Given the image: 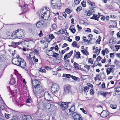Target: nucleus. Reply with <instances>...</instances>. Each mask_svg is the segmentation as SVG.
<instances>
[{
    "mask_svg": "<svg viewBox=\"0 0 120 120\" xmlns=\"http://www.w3.org/2000/svg\"><path fill=\"white\" fill-rule=\"evenodd\" d=\"M79 64L75 62L74 63V66L75 68L79 69L78 68Z\"/></svg>",
    "mask_w": 120,
    "mask_h": 120,
    "instance_id": "e433bc0d",
    "label": "nucleus"
},
{
    "mask_svg": "<svg viewBox=\"0 0 120 120\" xmlns=\"http://www.w3.org/2000/svg\"><path fill=\"white\" fill-rule=\"evenodd\" d=\"M94 40V39H92L91 38H90V40H86V41H85V42H87L88 44L90 43V42L91 41V40Z\"/></svg>",
    "mask_w": 120,
    "mask_h": 120,
    "instance_id": "13d9d810",
    "label": "nucleus"
},
{
    "mask_svg": "<svg viewBox=\"0 0 120 120\" xmlns=\"http://www.w3.org/2000/svg\"><path fill=\"white\" fill-rule=\"evenodd\" d=\"M31 83L33 91L35 95L43 91V88L40 85V82L36 79L31 80Z\"/></svg>",
    "mask_w": 120,
    "mask_h": 120,
    "instance_id": "f257e3e1",
    "label": "nucleus"
},
{
    "mask_svg": "<svg viewBox=\"0 0 120 120\" xmlns=\"http://www.w3.org/2000/svg\"><path fill=\"white\" fill-rule=\"evenodd\" d=\"M50 13V11L49 10H47L46 11L44 15H42V16L41 17V18L44 19L45 20H48L49 17V14Z\"/></svg>",
    "mask_w": 120,
    "mask_h": 120,
    "instance_id": "0eeeda50",
    "label": "nucleus"
},
{
    "mask_svg": "<svg viewBox=\"0 0 120 120\" xmlns=\"http://www.w3.org/2000/svg\"><path fill=\"white\" fill-rule=\"evenodd\" d=\"M64 68L67 70H70L71 68V67L69 65L65 64Z\"/></svg>",
    "mask_w": 120,
    "mask_h": 120,
    "instance_id": "412c9836",
    "label": "nucleus"
},
{
    "mask_svg": "<svg viewBox=\"0 0 120 120\" xmlns=\"http://www.w3.org/2000/svg\"><path fill=\"white\" fill-rule=\"evenodd\" d=\"M24 31L22 29L15 31L11 35V37L12 39H22L25 36V33Z\"/></svg>",
    "mask_w": 120,
    "mask_h": 120,
    "instance_id": "f03ea898",
    "label": "nucleus"
},
{
    "mask_svg": "<svg viewBox=\"0 0 120 120\" xmlns=\"http://www.w3.org/2000/svg\"><path fill=\"white\" fill-rule=\"evenodd\" d=\"M54 7L58 9H59L60 8V7L58 6V5L56 4H55V5H54Z\"/></svg>",
    "mask_w": 120,
    "mask_h": 120,
    "instance_id": "052dcab7",
    "label": "nucleus"
},
{
    "mask_svg": "<svg viewBox=\"0 0 120 120\" xmlns=\"http://www.w3.org/2000/svg\"><path fill=\"white\" fill-rule=\"evenodd\" d=\"M94 7L91 8H90L87 11H85V12L86 13V14L88 16H90L92 14V13L94 11Z\"/></svg>",
    "mask_w": 120,
    "mask_h": 120,
    "instance_id": "f8f14e48",
    "label": "nucleus"
},
{
    "mask_svg": "<svg viewBox=\"0 0 120 120\" xmlns=\"http://www.w3.org/2000/svg\"><path fill=\"white\" fill-rule=\"evenodd\" d=\"M56 25L55 24H53L51 26L52 28L53 29H55L56 28Z\"/></svg>",
    "mask_w": 120,
    "mask_h": 120,
    "instance_id": "a18cd8bd",
    "label": "nucleus"
},
{
    "mask_svg": "<svg viewBox=\"0 0 120 120\" xmlns=\"http://www.w3.org/2000/svg\"><path fill=\"white\" fill-rule=\"evenodd\" d=\"M110 23H112L114 24H115L116 25V22L115 21H113L111 20L110 21Z\"/></svg>",
    "mask_w": 120,
    "mask_h": 120,
    "instance_id": "e2e57ef3",
    "label": "nucleus"
},
{
    "mask_svg": "<svg viewBox=\"0 0 120 120\" xmlns=\"http://www.w3.org/2000/svg\"><path fill=\"white\" fill-rule=\"evenodd\" d=\"M38 35L40 37H41L43 36V34L42 33V30H41L40 31V33L38 34Z\"/></svg>",
    "mask_w": 120,
    "mask_h": 120,
    "instance_id": "5fc2aeb1",
    "label": "nucleus"
},
{
    "mask_svg": "<svg viewBox=\"0 0 120 120\" xmlns=\"http://www.w3.org/2000/svg\"><path fill=\"white\" fill-rule=\"evenodd\" d=\"M73 51L72 50L69 53H68L67 54L69 55V57H70L71 55H72L73 53Z\"/></svg>",
    "mask_w": 120,
    "mask_h": 120,
    "instance_id": "603ef678",
    "label": "nucleus"
},
{
    "mask_svg": "<svg viewBox=\"0 0 120 120\" xmlns=\"http://www.w3.org/2000/svg\"><path fill=\"white\" fill-rule=\"evenodd\" d=\"M99 38L96 41L98 43V44H99L100 43V41H101V37L100 36H99L98 37Z\"/></svg>",
    "mask_w": 120,
    "mask_h": 120,
    "instance_id": "37998d69",
    "label": "nucleus"
},
{
    "mask_svg": "<svg viewBox=\"0 0 120 120\" xmlns=\"http://www.w3.org/2000/svg\"><path fill=\"white\" fill-rule=\"evenodd\" d=\"M74 26L73 25H72L70 26L69 29V30H71V32L74 34L75 32V29L73 28L74 27Z\"/></svg>",
    "mask_w": 120,
    "mask_h": 120,
    "instance_id": "aec40b11",
    "label": "nucleus"
},
{
    "mask_svg": "<svg viewBox=\"0 0 120 120\" xmlns=\"http://www.w3.org/2000/svg\"><path fill=\"white\" fill-rule=\"evenodd\" d=\"M67 104L66 102H60V108L63 110H65L67 108Z\"/></svg>",
    "mask_w": 120,
    "mask_h": 120,
    "instance_id": "9d476101",
    "label": "nucleus"
},
{
    "mask_svg": "<svg viewBox=\"0 0 120 120\" xmlns=\"http://www.w3.org/2000/svg\"><path fill=\"white\" fill-rule=\"evenodd\" d=\"M112 69H112L111 68H107L106 70V72L107 75L109 74L111 72L112 73L114 71Z\"/></svg>",
    "mask_w": 120,
    "mask_h": 120,
    "instance_id": "6ab92c4d",
    "label": "nucleus"
},
{
    "mask_svg": "<svg viewBox=\"0 0 120 120\" xmlns=\"http://www.w3.org/2000/svg\"><path fill=\"white\" fill-rule=\"evenodd\" d=\"M107 93L108 92L106 93L105 92H101L100 93V94L104 97L105 96L107 95Z\"/></svg>",
    "mask_w": 120,
    "mask_h": 120,
    "instance_id": "c9c22d12",
    "label": "nucleus"
},
{
    "mask_svg": "<svg viewBox=\"0 0 120 120\" xmlns=\"http://www.w3.org/2000/svg\"><path fill=\"white\" fill-rule=\"evenodd\" d=\"M21 120H32V119L30 116L25 115L22 116Z\"/></svg>",
    "mask_w": 120,
    "mask_h": 120,
    "instance_id": "4468645a",
    "label": "nucleus"
},
{
    "mask_svg": "<svg viewBox=\"0 0 120 120\" xmlns=\"http://www.w3.org/2000/svg\"><path fill=\"white\" fill-rule=\"evenodd\" d=\"M75 110V106H73L71 107L70 109H68L67 110V111L70 114L69 115H70L73 113L75 112H74Z\"/></svg>",
    "mask_w": 120,
    "mask_h": 120,
    "instance_id": "9b49d317",
    "label": "nucleus"
},
{
    "mask_svg": "<svg viewBox=\"0 0 120 120\" xmlns=\"http://www.w3.org/2000/svg\"><path fill=\"white\" fill-rule=\"evenodd\" d=\"M15 83V81L13 79H11L10 82V84L11 85H13Z\"/></svg>",
    "mask_w": 120,
    "mask_h": 120,
    "instance_id": "4c0bfd02",
    "label": "nucleus"
},
{
    "mask_svg": "<svg viewBox=\"0 0 120 120\" xmlns=\"http://www.w3.org/2000/svg\"><path fill=\"white\" fill-rule=\"evenodd\" d=\"M36 26L37 28H43V26L42 22L41 21L38 22L36 24Z\"/></svg>",
    "mask_w": 120,
    "mask_h": 120,
    "instance_id": "dca6fc26",
    "label": "nucleus"
},
{
    "mask_svg": "<svg viewBox=\"0 0 120 120\" xmlns=\"http://www.w3.org/2000/svg\"><path fill=\"white\" fill-rule=\"evenodd\" d=\"M59 54L58 53H54L53 54V55L54 57H56L58 55H59Z\"/></svg>",
    "mask_w": 120,
    "mask_h": 120,
    "instance_id": "0e129e2a",
    "label": "nucleus"
},
{
    "mask_svg": "<svg viewBox=\"0 0 120 120\" xmlns=\"http://www.w3.org/2000/svg\"><path fill=\"white\" fill-rule=\"evenodd\" d=\"M90 89V88L87 86L85 87L84 88V91L85 92V93H86V92H88L89 91L88 89Z\"/></svg>",
    "mask_w": 120,
    "mask_h": 120,
    "instance_id": "7c9ffc66",
    "label": "nucleus"
},
{
    "mask_svg": "<svg viewBox=\"0 0 120 120\" xmlns=\"http://www.w3.org/2000/svg\"><path fill=\"white\" fill-rule=\"evenodd\" d=\"M46 108L48 109L50 114L53 116H54L56 113V107L52 105L50 103L47 104L46 105Z\"/></svg>",
    "mask_w": 120,
    "mask_h": 120,
    "instance_id": "20e7f679",
    "label": "nucleus"
},
{
    "mask_svg": "<svg viewBox=\"0 0 120 120\" xmlns=\"http://www.w3.org/2000/svg\"><path fill=\"white\" fill-rule=\"evenodd\" d=\"M12 62L13 64L20 66L24 69L26 67L25 61L23 59L21 58H13L12 60Z\"/></svg>",
    "mask_w": 120,
    "mask_h": 120,
    "instance_id": "7ed1b4c3",
    "label": "nucleus"
},
{
    "mask_svg": "<svg viewBox=\"0 0 120 120\" xmlns=\"http://www.w3.org/2000/svg\"><path fill=\"white\" fill-rule=\"evenodd\" d=\"M68 46V45H67L66 43H64L63 45L62 46V47L63 48L64 47H66L67 46Z\"/></svg>",
    "mask_w": 120,
    "mask_h": 120,
    "instance_id": "69168bd1",
    "label": "nucleus"
},
{
    "mask_svg": "<svg viewBox=\"0 0 120 120\" xmlns=\"http://www.w3.org/2000/svg\"><path fill=\"white\" fill-rule=\"evenodd\" d=\"M4 116L5 118L7 119L9 118L11 116L8 113H5L4 114Z\"/></svg>",
    "mask_w": 120,
    "mask_h": 120,
    "instance_id": "72a5a7b5",
    "label": "nucleus"
},
{
    "mask_svg": "<svg viewBox=\"0 0 120 120\" xmlns=\"http://www.w3.org/2000/svg\"><path fill=\"white\" fill-rule=\"evenodd\" d=\"M29 41L24 40L22 42V44L23 46L28 47H29Z\"/></svg>",
    "mask_w": 120,
    "mask_h": 120,
    "instance_id": "2eb2a0df",
    "label": "nucleus"
},
{
    "mask_svg": "<svg viewBox=\"0 0 120 120\" xmlns=\"http://www.w3.org/2000/svg\"><path fill=\"white\" fill-rule=\"evenodd\" d=\"M110 107L113 109H116L117 107L116 105L113 104H111L110 105Z\"/></svg>",
    "mask_w": 120,
    "mask_h": 120,
    "instance_id": "cd10ccee",
    "label": "nucleus"
},
{
    "mask_svg": "<svg viewBox=\"0 0 120 120\" xmlns=\"http://www.w3.org/2000/svg\"><path fill=\"white\" fill-rule=\"evenodd\" d=\"M75 52L76 55L77 56L76 58L78 59L80 58V53L78 51L77 52L75 50Z\"/></svg>",
    "mask_w": 120,
    "mask_h": 120,
    "instance_id": "bb28decb",
    "label": "nucleus"
},
{
    "mask_svg": "<svg viewBox=\"0 0 120 120\" xmlns=\"http://www.w3.org/2000/svg\"><path fill=\"white\" fill-rule=\"evenodd\" d=\"M69 57V56L67 54L65 55L64 56V60H66Z\"/></svg>",
    "mask_w": 120,
    "mask_h": 120,
    "instance_id": "3c124183",
    "label": "nucleus"
},
{
    "mask_svg": "<svg viewBox=\"0 0 120 120\" xmlns=\"http://www.w3.org/2000/svg\"><path fill=\"white\" fill-rule=\"evenodd\" d=\"M43 95L45 99L47 101L51 100L52 99V96L48 92L44 93Z\"/></svg>",
    "mask_w": 120,
    "mask_h": 120,
    "instance_id": "423d86ee",
    "label": "nucleus"
},
{
    "mask_svg": "<svg viewBox=\"0 0 120 120\" xmlns=\"http://www.w3.org/2000/svg\"><path fill=\"white\" fill-rule=\"evenodd\" d=\"M81 0H75V2L76 4H78L80 2Z\"/></svg>",
    "mask_w": 120,
    "mask_h": 120,
    "instance_id": "6e6d98bb",
    "label": "nucleus"
},
{
    "mask_svg": "<svg viewBox=\"0 0 120 120\" xmlns=\"http://www.w3.org/2000/svg\"><path fill=\"white\" fill-rule=\"evenodd\" d=\"M120 63V62L118 60L116 59H115L114 62V63L115 64L116 66L117 67L118 66Z\"/></svg>",
    "mask_w": 120,
    "mask_h": 120,
    "instance_id": "393cba45",
    "label": "nucleus"
},
{
    "mask_svg": "<svg viewBox=\"0 0 120 120\" xmlns=\"http://www.w3.org/2000/svg\"><path fill=\"white\" fill-rule=\"evenodd\" d=\"M75 40L77 41H78L80 39V37L79 36H77L75 37Z\"/></svg>",
    "mask_w": 120,
    "mask_h": 120,
    "instance_id": "bf43d9fd",
    "label": "nucleus"
},
{
    "mask_svg": "<svg viewBox=\"0 0 120 120\" xmlns=\"http://www.w3.org/2000/svg\"><path fill=\"white\" fill-rule=\"evenodd\" d=\"M80 110H81L82 112L84 113L85 114H87V112L86 111L83 109L80 108Z\"/></svg>",
    "mask_w": 120,
    "mask_h": 120,
    "instance_id": "8fccbe9b",
    "label": "nucleus"
},
{
    "mask_svg": "<svg viewBox=\"0 0 120 120\" xmlns=\"http://www.w3.org/2000/svg\"><path fill=\"white\" fill-rule=\"evenodd\" d=\"M109 114V112L107 110H103L101 112L100 116L103 118H105Z\"/></svg>",
    "mask_w": 120,
    "mask_h": 120,
    "instance_id": "1a4fd4ad",
    "label": "nucleus"
},
{
    "mask_svg": "<svg viewBox=\"0 0 120 120\" xmlns=\"http://www.w3.org/2000/svg\"><path fill=\"white\" fill-rule=\"evenodd\" d=\"M87 2L92 7H94L95 6V4L94 2H91L90 0H88Z\"/></svg>",
    "mask_w": 120,
    "mask_h": 120,
    "instance_id": "4be33fe9",
    "label": "nucleus"
},
{
    "mask_svg": "<svg viewBox=\"0 0 120 120\" xmlns=\"http://www.w3.org/2000/svg\"><path fill=\"white\" fill-rule=\"evenodd\" d=\"M59 86L57 84L55 83L52 85L51 88V92L52 94H55L57 92V90H59Z\"/></svg>",
    "mask_w": 120,
    "mask_h": 120,
    "instance_id": "39448f33",
    "label": "nucleus"
},
{
    "mask_svg": "<svg viewBox=\"0 0 120 120\" xmlns=\"http://www.w3.org/2000/svg\"><path fill=\"white\" fill-rule=\"evenodd\" d=\"M59 58L58 59H56L55 60V62L56 63H60V58L59 59Z\"/></svg>",
    "mask_w": 120,
    "mask_h": 120,
    "instance_id": "de8ad7c7",
    "label": "nucleus"
},
{
    "mask_svg": "<svg viewBox=\"0 0 120 120\" xmlns=\"http://www.w3.org/2000/svg\"><path fill=\"white\" fill-rule=\"evenodd\" d=\"M84 68L87 69L88 71H89V70L90 68V66L87 65L84 66Z\"/></svg>",
    "mask_w": 120,
    "mask_h": 120,
    "instance_id": "473e14b6",
    "label": "nucleus"
},
{
    "mask_svg": "<svg viewBox=\"0 0 120 120\" xmlns=\"http://www.w3.org/2000/svg\"><path fill=\"white\" fill-rule=\"evenodd\" d=\"M118 88H116V90L115 91V93L116 94H117L118 95H120V87H119V90H117V89H118Z\"/></svg>",
    "mask_w": 120,
    "mask_h": 120,
    "instance_id": "2f4dec72",
    "label": "nucleus"
},
{
    "mask_svg": "<svg viewBox=\"0 0 120 120\" xmlns=\"http://www.w3.org/2000/svg\"><path fill=\"white\" fill-rule=\"evenodd\" d=\"M81 52L82 53L86 56H87L89 54L88 52L86 49L81 50Z\"/></svg>",
    "mask_w": 120,
    "mask_h": 120,
    "instance_id": "b1692460",
    "label": "nucleus"
},
{
    "mask_svg": "<svg viewBox=\"0 0 120 120\" xmlns=\"http://www.w3.org/2000/svg\"><path fill=\"white\" fill-rule=\"evenodd\" d=\"M82 8V7L81 6L77 7L76 9L77 12H79L81 10Z\"/></svg>",
    "mask_w": 120,
    "mask_h": 120,
    "instance_id": "79ce46f5",
    "label": "nucleus"
},
{
    "mask_svg": "<svg viewBox=\"0 0 120 120\" xmlns=\"http://www.w3.org/2000/svg\"><path fill=\"white\" fill-rule=\"evenodd\" d=\"M64 91L66 93L70 94H71V89L69 86L66 85L65 86Z\"/></svg>",
    "mask_w": 120,
    "mask_h": 120,
    "instance_id": "6e6552de",
    "label": "nucleus"
},
{
    "mask_svg": "<svg viewBox=\"0 0 120 120\" xmlns=\"http://www.w3.org/2000/svg\"><path fill=\"white\" fill-rule=\"evenodd\" d=\"M45 53L49 56H53V52L51 50H47L45 52Z\"/></svg>",
    "mask_w": 120,
    "mask_h": 120,
    "instance_id": "f3484780",
    "label": "nucleus"
},
{
    "mask_svg": "<svg viewBox=\"0 0 120 120\" xmlns=\"http://www.w3.org/2000/svg\"><path fill=\"white\" fill-rule=\"evenodd\" d=\"M46 9H42L41 10L39 14V15L40 16H41V17L42 16V15H44V14L46 13Z\"/></svg>",
    "mask_w": 120,
    "mask_h": 120,
    "instance_id": "a211bd4d",
    "label": "nucleus"
},
{
    "mask_svg": "<svg viewBox=\"0 0 120 120\" xmlns=\"http://www.w3.org/2000/svg\"><path fill=\"white\" fill-rule=\"evenodd\" d=\"M72 116L73 117L74 120H77L76 119H77L78 117H80V115L79 114H78L76 112H75L72 113Z\"/></svg>",
    "mask_w": 120,
    "mask_h": 120,
    "instance_id": "ddd939ff",
    "label": "nucleus"
},
{
    "mask_svg": "<svg viewBox=\"0 0 120 120\" xmlns=\"http://www.w3.org/2000/svg\"><path fill=\"white\" fill-rule=\"evenodd\" d=\"M72 45L73 47H75L78 45L76 41H74L73 42V43L72 44Z\"/></svg>",
    "mask_w": 120,
    "mask_h": 120,
    "instance_id": "c756f323",
    "label": "nucleus"
},
{
    "mask_svg": "<svg viewBox=\"0 0 120 120\" xmlns=\"http://www.w3.org/2000/svg\"><path fill=\"white\" fill-rule=\"evenodd\" d=\"M100 77L101 78H102V79H104L105 78V75L104 72L101 73H100Z\"/></svg>",
    "mask_w": 120,
    "mask_h": 120,
    "instance_id": "a878e982",
    "label": "nucleus"
},
{
    "mask_svg": "<svg viewBox=\"0 0 120 120\" xmlns=\"http://www.w3.org/2000/svg\"><path fill=\"white\" fill-rule=\"evenodd\" d=\"M77 27L78 28V30H81L82 29V28L80 26L78 25H77Z\"/></svg>",
    "mask_w": 120,
    "mask_h": 120,
    "instance_id": "338daca9",
    "label": "nucleus"
},
{
    "mask_svg": "<svg viewBox=\"0 0 120 120\" xmlns=\"http://www.w3.org/2000/svg\"><path fill=\"white\" fill-rule=\"evenodd\" d=\"M94 61V60L92 58H90L88 60V61L89 63H90L91 64H93Z\"/></svg>",
    "mask_w": 120,
    "mask_h": 120,
    "instance_id": "58836bf2",
    "label": "nucleus"
},
{
    "mask_svg": "<svg viewBox=\"0 0 120 120\" xmlns=\"http://www.w3.org/2000/svg\"><path fill=\"white\" fill-rule=\"evenodd\" d=\"M30 97L28 98L26 100V102L27 103H30L31 101V99H30Z\"/></svg>",
    "mask_w": 120,
    "mask_h": 120,
    "instance_id": "864d4df0",
    "label": "nucleus"
},
{
    "mask_svg": "<svg viewBox=\"0 0 120 120\" xmlns=\"http://www.w3.org/2000/svg\"><path fill=\"white\" fill-rule=\"evenodd\" d=\"M49 37L51 39V40H52V39L54 38V36L52 34L49 35Z\"/></svg>",
    "mask_w": 120,
    "mask_h": 120,
    "instance_id": "4d7b16f0",
    "label": "nucleus"
},
{
    "mask_svg": "<svg viewBox=\"0 0 120 120\" xmlns=\"http://www.w3.org/2000/svg\"><path fill=\"white\" fill-rule=\"evenodd\" d=\"M101 59V58L99 56L97 58L96 60L98 62L100 61Z\"/></svg>",
    "mask_w": 120,
    "mask_h": 120,
    "instance_id": "49530a36",
    "label": "nucleus"
},
{
    "mask_svg": "<svg viewBox=\"0 0 120 120\" xmlns=\"http://www.w3.org/2000/svg\"><path fill=\"white\" fill-rule=\"evenodd\" d=\"M71 77L75 81L77 80V78L75 76H73V75H72L71 76Z\"/></svg>",
    "mask_w": 120,
    "mask_h": 120,
    "instance_id": "680f3d73",
    "label": "nucleus"
},
{
    "mask_svg": "<svg viewBox=\"0 0 120 120\" xmlns=\"http://www.w3.org/2000/svg\"><path fill=\"white\" fill-rule=\"evenodd\" d=\"M39 70L40 72H46V70L45 69H42V68H39Z\"/></svg>",
    "mask_w": 120,
    "mask_h": 120,
    "instance_id": "a19ab883",
    "label": "nucleus"
},
{
    "mask_svg": "<svg viewBox=\"0 0 120 120\" xmlns=\"http://www.w3.org/2000/svg\"><path fill=\"white\" fill-rule=\"evenodd\" d=\"M99 18V17H98L97 16L95 15H94L93 16V18L95 20H98L97 19L98 18Z\"/></svg>",
    "mask_w": 120,
    "mask_h": 120,
    "instance_id": "c03bdc74",
    "label": "nucleus"
},
{
    "mask_svg": "<svg viewBox=\"0 0 120 120\" xmlns=\"http://www.w3.org/2000/svg\"><path fill=\"white\" fill-rule=\"evenodd\" d=\"M33 58L34 60V61L35 62H37L38 61V59H36L35 57V56H34Z\"/></svg>",
    "mask_w": 120,
    "mask_h": 120,
    "instance_id": "774afa93",
    "label": "nucleus"
},
{
    "mask_svg": "<svg viewBox=\"0 0 120 120\" xmlns=\"http://www.w3.org/2000/svg\"><path fill=\"white\" fill-rule=\"evenodd\" d=\"M65 12L68 14L70 13L71 11L69 9L67 8L65 10Z\"/></svg>",
    "mask_w": 120,
    "mask_h": 120,
    "instance_id": "ea45409f",
    "label": "nucleus"
},
{
    "mask_svg": "<svg viewBox=\"0 0 120 120\" xmlns=\"http://www.w3.org/2000/svg\"><path fill=\"white\" fill-rule=\"evenodd\" d=\"M5 60V58L3 57V56L1 55L0 56V61L3 62Z\"/></svg>",
    "mask_w": 120,
    "mask_h": 120,
    "instance_id": "f704fd0d",
    "label": "nucleus"
},
{
    "mask_svg": "<svg viewBox=\"0 0 120 120\" xmlns=\"http://www.w3.org/2000/svg\"><path fill=\"white\" fill-rule=\"evenodd\" d=\"M20 43L19 42H12L11 44V46H17L19 45Z\"/></svg>",
    "mask_w": 120,
    "mask_h": 120,
    "instance_id": "5701e85b",
    "label": "nucleus"
},
{
    "mask_svg": "<svg viewBox=\"0 0 120 120\" xmlns=\"http://www.w3.org/2000/svg\"><path fill=\"white\" fill-rule=\"evenodd\" d=\"M94 92L93 89H91L90 90V94L91 95H93L94 94Z\"/></svg>",
    "mask_w": 120,
    "mask_h": 120,
    "instance_id": "09e8293b",
    "label": "nucleus"
},
{
    "mask_svg": "<svg viewBox=\"0 0 120 120\" xmlns=\"http://www.w3.org/2000/svg\"><path fill=\"white\" fill-rule=\"evenodd\" d=\"M86 0H83V1L81 3L82 6L83 7H85L86 6Z\"/></svg>",
    "mask_w": 120,
    "mask_h": 120,
    "instance_id": "c85d7f7f",
    "label": "nucleus"
}]
</instances>
